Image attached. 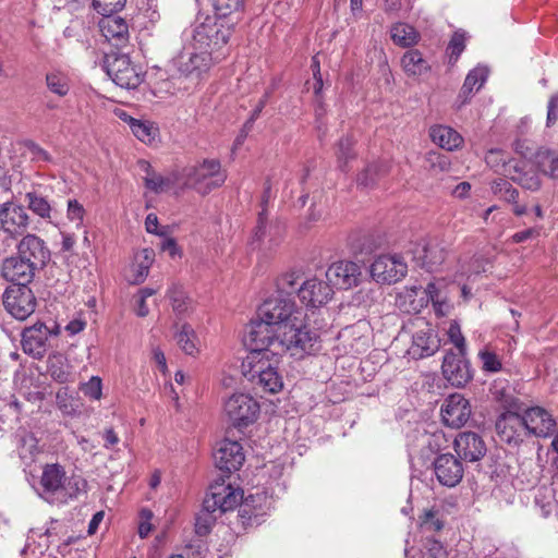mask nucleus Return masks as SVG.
<instances>
[{
    "mask_svg": "<svg viewBox=\"0 0 558 558\" xmlns=\"http://www.w3.org/2000/svg\"><path fill=\"white\" fill-rule=\"evenodd\" d=\"M504 161H506V159L504 158L502 153L498 149L489 150L486 156V162L492 168L498 169L500 165L502 166Z\"/></svg>",
    "mask_w": 558,
    "mask_h": 558,
    "instance_id": "nucleus-61",
    "label": "nucleus"
},
{
    "mask_svg": "<svg viewBox=\"0 0 558 558\" xmlns=\"http://www.w3.org/2000/svg\"><path fill=\"white\" fill-rule=\"evenodd\" d=\"M172 308L178 314L185 313L191 306V300L186 296L181 286L173 284L169 292Z\"/></svg>",
    "mask_w": 558,
    "mask_h": 558,
    "instance_id": "nucleus-43",
    "label": "nucleus"
},
{
    "mask_svg": "<svg viewBox=\"0 0 558 558\" xmlns=\"http://www.w3.org/2000/svg\"><path fill=\"white\" fill-rule=\"evenodd\" d=\"M105 68L112 81L123 88H136L143 81L142 73L132 64L128 54L106 56Z\"/></svg>",
    "mask_w": 558,
    "mask_h": 558,
    "instance_id": "nucleus-10",
    "label": "nucleus"
},
{
    "mask_svg": "<svg viewBox=\"0 0 558 558\" xmlns=\"http://www.w3.org/2000/svg\"><path fill=\"white\" fill-rule=\"evenodd\" d=\"M243 500V490L233 488L230 484L215 483L210 493L203 501V508L196 517L195 532L199 536L207 535L218 515L235 509Z\"/></svg>",
    "mask_w": 558,
    "mask_h": 558,
    "instance_id": "nucleus-3",
    "label": "nucleus"
},
{
    "mask_svg": "<svg viewBox=\"0 0 558 558\" xmlns=\"http://www.w3.org/2000/svg\"><path fill=\"white\" fill-rule=\"evenodd\" d=\"M181 179L185 186L205 195L221 186L227 179V174L221 170L219 160L205 159L199 165L185 167L182 170Z\"/></svg>",
    "mask_w": 558,
    "mask_h": 558,
    "instance_id": "nucleus-5",
    "label": "nucleus"
},
{
    "mask_svg": "<svg viewBox=\"0 0 558 558\" xmlns=\"http://www.w3.org/2000/svg\"><path fill=\"white\" fill-rule=\"evenodd\" d=\"M403 71L409 76H421L430 70V66L417 49L408 50L401 58Z\"/></svg>",
    "mask_w": 558,
    "mask_h": 558,
    "instance_id": "nucleus-32",
    "label": "nucleus"
},
{
    "mask_svg": "<svg viewBox=\"0 0 558 558\" xmlns=\"http://www.w3.org/2000/svg\"><path fill=\"white\" fill-rule=\"evenodd\" d=\"M29 216L23 205L5 202L0 205V254L5 253L15 240L24 234Z\"/></svg>",
    "mask_w": 558,
    "mask_h": 558,
    "instance_id": "nucleus-6",
    "label": "nucleus"
},
{
    "mask_svg": "<svg viewBox=\"0 0 558 558\" xmlns=\"http://www.w3.org/2000/svg\"><path fill=\"white\" fill-rule=\"evenodd\" d=\"M154 257L155 253L151 248H143L135 254L134 263L130 269L129 280L131 283L140 284L147 278Z\"/></svg>",
    "mask_w": 558,
    "mask_h": 558,
    "instance_id": "nucleus-28",
    "label": "nucleus"
},
{
    "mask_svg": "<svg viewBox=\"0 0 558 558\" xmlns=\"http://www.w3.org/2000/svg\"><path fill=\"white\" fill-rule=\"evenodd\" d=\"M483 368L487 372H498L501 368V363L497 355L493 352L485 351L480 354Z\"/></svg>",
    "mask_w": 558,
    "mask_h": 558,
    "instance_id": "nucleus-57",
    "label": "nucleus"
},
{
    "mask_svg": "<svg viewBox=\"0 0 558 558\" xmlns=\"http://www.w3.org/2000/svg\"><path fill=\"white\" fill-rule=\"evenodd\" d=\"M465 48V35L461 32H456L447 47V51L449 53L450 62H456L460 54L463 52Z\"/></svg>",
    "mask_w": 558,
    "mask_h": 558,
    "instance_id": "nucleus-48",
    "label": "nucleus"
},
{
    "mask_svg": "<svg viewBox=\"0 0 558 558\" xmlns=\"http://www.w3.org/2000/svg\"><path fill=\"white\" fill-rule=\"evenodd\" d=\"M352 146L353 140L351 136H344L338 143L336 154L338 158L339 168L342 171L347 170L348 161L355 157L354 153L352 151Z\"/></svg>",
    "mask_w": 558,
    "mask_h": 558,
    "instance_id": "nucleus-45",
    "label": "nucleus"
},
{
    "mask_svg": "<svg viewBox=\"0 0 558 558\" xmlns=\"http://www.w3.org/2000/svg\"><path fill=\"white\" fill-rule=\"evenodd\" d=\"M434 471L438 482L448 487H454L463 477L461 462L451 453L438 456L434 461Z\"/></svg>",
    "mask_w": 558,
    "mask_h": 558,
    "instance_id": "nucleus-23",
    "label": "nucleus"
},
{
    "mask_svg": "<svg viewBox=\"0 0 558 558\" xmlns=\"http://www.w3.org/2000/svg\"><path fill=\"white\" fill-rule=\"evenodd\" d=\"M426 160L435 173L446 172L450 169V160L444 154L432 151L427 155Z\"/></svg>",
    "mask_w": 558,
    "mask_h": 558,
    "instance_id": "nucleus-50",
    "label": "nucleus"
},
{
    "mask_svg": "<svg viewBox=\"0 0 558 558\" xmlns=\"http://www.w3.org/2000/svg\"><path fill=\"white\" fill-rule=\"evenodd\" d=\"M379 171H381V169H379L377 165L367 167L365 171L357 177V183L366 187L371 186L375 182V178L378 175Z\"/></svg>",
    "mask_w": 558,
    "mask_h": 558,
    "instance_id": "nucleus-59",
    "label": "nucleus"
},
{
    "mask_svg": "<svg viewBox=\"0 0 558 558\" xmlns=\"http://www.w3.org/2000/svg\"><path fill=\"white\" fill-rule=\"evenodd\" d=\"M298 315L293 299L271 295L258 307L257 318L251 324V345H272L275 353L311 354L316 350L318 335L304 326Z\"/></svg>",
    "mask_w": 558,
    "mask_h": 558,
    "instance_id": "nucleus-1",
    "label": "nucleus"
},
{
    "mask_svg": "<svg viewBox=\"0 0 558 558\" xmlns=\"http://www.w3.org/2000/svg\"><path fill=\"white\" fill-rule=\"evenodd\" d=\"M126 0H93L94 9L101 15H111L120 11Z\"/></svg>",
    "mask_w": 558,
    "mask_h": 558,
    "instance_id": "nucleus-49",
    "label": "nucleus"
},
{
    "mask_svg": "<svg viewBox=\"0 0 558 558\" xmlns=\"http://www.w3.org/2000/svg\"><path fill=\"white\" fill-rule=\"evenodd\" d=\"M214 459L216 466L229 474L241 468L245 460V456L240 442L225 439L218 445V448L214 453Z\"/></svg>",
    "mask_w": 558,
    "mask_h": 558,
    "instance_id": "nucleus-20",
    "label": "nucleus"
},
{
    "mask_svg": "<svg viewBox=\"0 0 558 558\" xmlns=\"http://www.w3.org/2000/svg\"><path fill=\"white\" fill-rule=\"evenodd\" d=\"M535 234H537V232L534 229L530 228V229L514 233L512 235V241L514 243H521V242H524L527 239L534 236Z\"/></svg>",
    "mask_w": 558,
    "mask_h": 558,
    "instance_id": "nucleus-64",
    "label": "nucleus"
},
{
    "mask_svg": "<svg viewBox=\"0 0 558 558\" xmlns=\"http://www.w3.org/2000/svg\"><path fill=\"white\" fill-rule=\"evenodd\" d=\"M390 37L397 46L409 48L418 43L420 33L413 26L398 22L391 26Z\"/></svg>",
    "mask_w": 558,
    "mask_h": 558,
    "instance_id": "nucleus-33",
    "label": "nucleus"
},
{
    "mask_svg": "<svg viewBox=\"0 0 558 558\" xmlns=\"http://www.w3.org/2000/svg\"><path fill=\"white\" fill-rule=\"evenodd\" d=\"M86 490V480L76 474L68 476L62 465L51 463L43 468L38 494L49 504H66Z\"/></svg>",
    "mask_w": 558,
    "mask_h": 558,
    "instance_id": "nucleus-2",
    "label": "nucleus"
},
{
    "mask_svg": "<svg viewBox=\"0 0 558 558\" xmlns=\"http://www.w3.org/2000/svg\"><path fill=\"white\" fill-rule=\"evenodd\" d=\"M219 19L236 16L244 9V0H209Z\"/></svg>",
    "mask_w": 558,
    "mask_h": 558,
    "instance_id": "nucleus-38",
    "label": "nucleus"
},
{
    "mask_svg": "<svg viewBox=\"0 0 558 558\" xmlns=\"http://www.w3.org/2000/svg\"><path fill=\"white\" fill-rule=\"evenodd\" d=\"M284 238V226L279 220L269 221L265 209L258 213L257 225L254 231L253 242L266 251H272L279 246Z\"/></svg>",
    "mask_w": 558,
    "mask_h": 558,
    "instance_id": "nucleus-14",
    "label": "nucleus"
},
{
    "mask_svg": "<svg viewBox=\"0 0 558 558\" xmlns=\"http://www.w3.org/2000/svg\"><path fill=\"white\" fill-rule=\"evenodd\" d=\"M440 412L446 426L460 428L471 416V405L462 395L453 393L445 400Z\"/></svg>",
    "mask_w": 558,
    "mask_h": 558,
    "instance_id": "nucleus-18",
    "label": "nucleus"
},
{
    "mask_svg": "<svg viewBox=\"0 0 558 558\" xmlns=\"http://www.w3.org/2000/svg\"><path fill=\"white\" fill-rule=\"evenodd\" d=\"M412 255L417 266L434 271L444 263L446 251L437 242L422 241L415 244Z\"/></svg>",
    "mask_w": 558,
    "mask_h": 558,
    "instance_id": "nucleus-25",
    "label": "nucleus"
},
{
    "mask_svg": "<svg viewBox=\"0 0 558 558\" xmlns=\"http://www.w3.org/2000/svg\"><path fill=\"white\" fill-rule=\"evenodd\" d=\"M408 272V265L399 255L378 256L371 265L373 279L380 283H395Z\"/></svg>",
    "mask_w": 558,
    "mask_h": 558,
    "instance_id": "nucleus-12",
    "label": "nucleus"
},
{
    "mask_svg": "<svg viewBox=\"0 0 558 558\" xmlns=\"http://www.w3.org/2000/svg\"><path fill=\"white\" fill-rule=\"evenodd\" d=\"M100 29L108 40H116L117 44L125 41L129 36L126 22L113 14L104 15V19L100 21Z\"/></svg>",
    "mask_w": 558,
    "mask_h": 558,
    "instance_id": "nucleus-29",
    "label": "nucleus"
},
{
    "mask_svg": "<svg viewBox=\"0 0 558 558\" xmlns=\"http://www.w3.org/2000/svg\"><path fill=\"white\" fill-rule=\"evenodd\" d=\"M508 177L523 189L530 191H537L541 187V180L535 172H524L520 175H514L510 170L507 171Z\"/></svg>",
    "mask_w": 558,
    "mask_h": 558,
    "instance_id": "nucleus-47",
    "label": "nucleus"
},
{
    "mask_svg": "<svg viewBox=\"0 0 558 558\" xmlns=\"http://www.w3.org/2000/svg\"><path fill=\"white\" fill-rule=\"evenodd\" d=\"M210 61L208 51L182 54L178 61L179 76L177 77L180 88L186 92L195 89L209 70Z\"/></svg>",
    "mask_w": 558,
    "mask_h": 558,
    "instance_id": "nucleus-7",
    "label": "nucleus"
},
{
    "mask_svg": "<svg viewBox=\"0 0 558 558\" xmlns=\"http://www.w3.org/2000/svg\"><path fill=\"white\" fill-rule=\"evenodd\" d=\"M494 399L501 403L502 407L508 408L513 404V396L511 388L507 381H495L490 388Z\"/></svg>",
    "mask_w": 558,
    "mask_h": 558,
    "instance_id": "nucleus-46",
    "label": "nucleus"
},
{
    "mask_svg": "<svg viewBox=\"0 0 558 558\" xmlns=\"http://www.w3.org/2000/svg\"><path fill=\"white\" fill-rule=\"evenodd\" d=\"M454 450L461 459L475 462L486 454V445L476 433L464 432L456 437Z\"/></svg>",
    "mask_w": 558,
    "mask_h": 558,
    "instance_id": "nucleus-26",
    "label": "nucleus"
},
{
    "mask_svg": "<svg viewBox=\"0 0 558 558\" xmlns=\"http://www.w3.org/2000/svg\"><path fill=\"white\" fill-rule=\"evenodd\" d=\"M231 32V26H225L222 23L207 17L193 32L194 45L203 51H208L210 56L211 52L219 50L228 43Z\"/></svg>",
    "mask_w": 558,
    "mask_h": 558,
    "instance_id": "nucleus-9",
    "label": "nucleus"
},
{
    "mask_svg": "<svg viewBox=\"0 0 558 558\" xmlns=\"http://www.w3.org/2000/svg\"><path fill=\"white\" fill-rule=\"evenodd\" d=\"M17 255L38 269L50 259V251L45 241L35 234H26L17 244Z\"/></svg>",
    "mask_w": 558,
    "mask_h": 558,
    "instance_id": "nucleus-19",
    "label": "nucleus"
},
{
    "mask_svg": "<svg viewBox=\"0 0 558 558\" xmlns=\"http://www.w3.org/2000/svg\"><path fill=\"white\" fill-rule=\"evenodd\" d=\"M421 524L430 531H440L444 526V523L437 518V511L434 509L424 511L421 515Z\"/></svg>",
    "mask_w": 558,
    "mask_h": 558,
    "instance_id": "nucleus-54",
    "label": "nucleus"
},
{
    "mask_svg": "<svg viewBox=\"0 0 558 558\" xmlns=\"http://www.w3.org/2000/svg\"><path fill=\"white\" fill-rule=\"evenodd\" d=\"M178 345L189 355H195L199 351V340L189 325H183L181 330L175 335Z\"/></svg>",
    "mask_w": 558,
    "mask_h": 558,
    "instance_id": "nucleus-35",
    "label": "nucleus"
},
{
    "mask_svg": "<svg viewBox=\"0 0 558 558\" xmlns=\"http://www.w3.org/2000/svg\"><path fill=\"white\" fill-rule=\"evenodd\" d=\"M432 141L446 150H453L460 147L462 136L453 129L445 125H436L430 129Z\"/></svg>",
    "mask_w": 558,
    "mask_h": 558,
    "instance_id": "nucleus-30",
    "label": "nucleus"
},
{
    "mask_svg": "<svg viewBox=\"0 0 558 558\" xmlns=\"http://www.w3.org/2000/svg\"><path fill=\"white\" fill-rule=\"evenodd\" d=\"M444 377L456 387H462L472 378L469 362L464 359V353L456 354L449 352L445 355L441 365Z\"/></svg>",
    "mask_w": 558,
    "mask_h": 558,
    "instance_id": "nucleus-21",
    "label": "nucleus"
},
{
    "mask_svg": "<svg viewBox=\"0 0 558 558\" xmlns=\"http://www.w3.org/2000/svg\"><path fill=\"white\" fill-rule=\"evenodd\" d=\"M85 209L76 199H69L66 206V217L70 221L74 222L76 227L83 225Z\"/></svg>",
    "mask_w": 558,
    "mask_h": 558,
    "instance_id": "nucleus-52",
    "label": "nucleus"
},
{
    "mask_svg": "<svg viewBox=\"0 0 558 558\" xmlns=\"http://www.w3.org/2000/svg\"><path fill=\"white\" fill-rule=\"evenodd\" d=\"M48 373L58 383L64 384L70 380V366L61 354H54L48 359Z\"/></svg>",
    "mask_w": 558,
    "mask_h": 558,
    "instance_id": "nucleus-37",
    "label": "nucleus"
},
{
    "mask_svg": "<svg viewBox=\"0 0 558 558\" xmlns=\"http://www.w3.org/2000/svg\"><path fill=\"white\" fill-rule=\"evenodd\" d=\"M523 415L513 412H504L496 422V428L500 438L508 442L518 445L523 441L524 437L529 436Z\"/></svg>",
    "mask_w": 558,
    "mask_h": 558,
    "instance_id": "nucleus-17",
    "label": "nucleus"
},
{
    "mask_svg": "<svg viewBox=\"0 0 558 558\" xmlns=\"http://www.w3.org/2000/svg\"><path fill=\"white\" fill-rule=\"evenodd\" d=\"M333 290L328 282L314 277L302 281L299 288L300 301L308 307H319L332 296Z\"/></svg>",
    "mask_w": 558,
    "mask_h": 558,
    "instance_id": "nucleus-22",
    "label": "nucleus"
},
{
    "mask_svg": "<svg viewBox=\"0 0 558 558\" xmlns=\"http://www.w3.org/2000/svg\"><path fill=\"white\" fill-rule=\"evenodd\" d=\"M141 168L146 172L144 182L148 190L155 193H161L170 186V180L151 171L148 162L141 161Z\"/></svg>",
    "mask_w": 558,
    "mask_h": 558,
    "instance_id": "nucleus-41",
    "label": "nucleus"
},
{
    "mask_svg": "<svg viewBox=\"0 0 558 558\" xmlns=\"http://www.w3.org/2000/svg\"><path fill=\"white\" fill-rule=\"evenodd\" d=\"M153 357H154V361L156 362V364L158 365L159 369L162 373H165L167 369V362H166V356H165V353L162 352V350L159 348H155L153 350Z\"/></svg>",
    "mask_w": 558,
    "mask_h": 558,
    "instance_id": "nucleus-63",
    "label": "nucleus"
},
{
    "mask_svg": "<svg viewBox=\"0 0 558 558\" xmlns=\"http://www.w3.org/2000/svg\"><path fill=\"white\" fill-rule=\"evenodd\" d=\"M537 166L539 170L553 178H558V154L553 150H541L537 153Z\"/></svg>",
    "mask_w": 558,
    "mask_h": 558,
    "instance_id": "nucleus-40",
    "label": "nucleus"
},
{
    "mask_svg": "<svg viewBox=\"0 0 558 558\" xmlns=\"http://www.w3.org/2000/svg\"><path fill=\"white\" fill-rule=\"evenodd\" d=\"M3 305L14 318L24 320L35 312L37 300L27 286L9 287L3 293Z\"/></svg>",
    "mask_w": 558,
    "mask_h": 558,
    "instance_id": "nucleus-11",
    "label": "nucleus"
},
{
    "mask_svg": "<svg viewBox=\"0 0 558 558\" xmlns=\"http://www.w3.org/2000/svg\"><path fill=\"white\" fill-rule=\"evenodd\" d=\"M81 391L85 397L92 400H99L102 396L101 379L98 376H93L87 383L81 386Z\"/></svg>",
    "mask_w": 558,
    "mask_h": 558,
    "instance_id": "nucleus-51",
    "label": "nucleus"
},
{
    "mask_svg": "<svg viewBox=\"0 0 558 558\" xmlns=\"http://www.w3.org/2000/svg\"><path fill=\"white\" fill-rule=\"evenodd\" d=\"M24 146L29 154L32 160L34 161H44V162H51L52 158L50 154L40 147L37 143L33 141H26L24 143Z\"/></svg>",
    "mask_w": 558,
    "mask_h": 558,
    "instance_id": "nucleus-53",
    "label": "nucleus"
},
{
    "mask_svg": "<svg viewBox=\"0 0 558 558\" xmlns=\"http://www.w3.org/2000/svg\"><path fill=\"white\" fill-rule=\"evenodd\" d=\"M48 89L59 97H64L70 92L69 77L60 72H51L46 75Z\"/></svg>",
    "mask_w": 558,
    "mask_h": 558,
    "instance_id": "nucleus-42",
    "label": "nucleus"
},
{
    "mask_svg": "<svg viewBox=\"0 0 558 558\" xmlns=\"http://www.w3.org/2000/svg\"><path fill=\"white\" fill-rule=\"evenodd\" d=\"M530 435L536 437H547L555 427V421L551 415L543 408H530L522 414Z\"/></svg>",
    "mask_w": 558,
    "mask_h": 558,
    "instance_id": "nucleus-27",
    "label": "nucleus"
},
{
    "mask_svg": "<svg viewBox=\"0 0 558 558\" xmlns=\"http://www.w3.org/2000/svg\"><path fill=\"white\" fill-rule=\"evenodd\" d=\"M129 125L133 134L143 143L150 144L155 141L158 129L149 122H143L134 118H129Z\"/></svg>",
    "mask_w": 558,
    "mask_h": 558,
    "instance_id": "nucleus-39",
    "label": "nucleus"
},
{
    "mask_svg": "<svg viewBox=\"0 0 558 558\" xmlns=\"http://www.w3.org/2000/svg\"><path fill=\"white\" fill-rule=\"evenodd\" d=\"M303 275L300 270H291L281 274L276 280L275 294L281 298H291L299 294V288L302 284Z\"/></svg>",
    "mask_w": 558,
    "mask_h": 558,
    "instance_id": "nucleus-31",
    "label": "nucleus"
},
{
    "mask_svg": "<svg viewBox=\"0 0 558 558\" xmlns=\"http://www.w3.org/2000/svg\"><path fill=\"white\" fill-rule=\"evenodd\" d=\"M425 549L432 558H447V550L444 545L434 538H427L425 543Z\"/></svg>",
    "mask_w": 558,
    "mask_h": 558,
    "instance_id": "nucleus-56",
    "label": "nucleus"
},
{
    "mask_svg": "<svg viewBox=\"0 0 558 558\" xmlns=\"http://www.w3.org/2000/svg\"><path fill=\"white\" fill-rule=\"evenodd\" d=\"M153 518V512L149 509H143L140 512V524H138V535L142 538H145L150 533L153 525L150 520Z\"/></svg>",
    "mask_w": 558,
    "mask_h": 558,
    "instance_id": "nucleus-58",
    "label": "nucleus"
},
{
    "mask_svg": "<svg viewBox=\"0 0 558 558\" xmlns=\"http://www.w3.org/2000/svg\"><path fill=\"white\" fill-rule=\"evenodd\" d=\"M486 77L487 70L485 68H475L471 70L461 87L459 97H463L464 100H466L474 90H478L482 87Z\"/></svg>",
    "mask_w": 558,
    "mask_h": 558,
    "instance_id": "nucleus-36",
    "label": "nucleus"
},
{
    "mask_svg": "<svg viewBox=\"0 0 558 558\" xmlns=\"http://www.w3.org/2000/svg\"><path fill=\"white\" fill-rule=\"evenodd\" d=\"M24 202L27 208L40 217L41 219L51 221L54 209L52 205L41 194L32 191L27 192L24 196Z\"/></svg>",
    "mask_w": 558,
    "mask_h": 558,
    "instance_id": "nucleus-34",
    "label": "nucleus"
},
{
    "mask_svg": "<svg viewBox=\"0 0 558 558\" xmlns=\"http://www.w3.org/2000/svg\"><path fill=\"white\" fill-rule=\"evenodd\" d=\"M558 120V93L554 94L547 105L546 125L550 128Z\"/></svg>",
    "mask_w": 558,
    "mask_h": 558,
    "instance_id": "nucleus-60",
    "label": "nucleus"
},
{
    "mask_svg": "<svg viewBox=\"0 0 558 558\" xmlns=\"http://www.w3.org/2000/svg\"><path fill=\"white\" fill-rule=\"evenodd\" d=\"M37 270L32 263H27L19 255L5 258L1 268L2 276L14 283L12 287L27 286Z\"/></svg>",
    "mask_w": 558,
    "mask_h": 558,
    "instance_id": "nucleus-24",
    "label": "nucleus"
},
{
    "mask_svg": "<svg viewBox=\"0 0 558 558\" xmlns=\"http://www.w3.org/2000/svg\"><path fill=\"white\" fill-rule=\"evenodd\" d=\"M492 191L510 204H515L519 197V191L505 179L495 180L492 184Z\"/></svg>",
    "mask_w": 558,
    "mask_h": 558,
    "instance_id": "nucleus-44",
    "label": "nucleus"
},
{
    "mask_svg": "<svg viewBox=\"0 0 558 558\" xmlns=\"http://www.w3.org/2000/svg\"><path fill=\"white\" fill-rule=\"evenodd\" d=\"M223 412L231 425L241 429L257 420L259 404L248 395L234 393L226 400Z\"/></svg>",
    "mask_w": 558,
    "mask_h": 558,
    "instance_id": "nucleus-8",
    "label": "nucleus"
},
{
    "mask_svg": "<svg viewBox=\"0 0 558 558\" xmlns=\"http://www.w3.org/2000/svg\"><path fill=\"white\" fill-rule=\"evenodd\" d=\"M361 275V267L349 260L333 263L326 270L329 286L343 290L357 286Z\"/></svg>",
    "mask_w": 558,
    "mask_h": 558,
    "instance_id": "nucleus-16",
    "label": "nucleus"
},
{
    "mask_svg": "<svg viewBox=\"0 0 558 558\" xmlns=\"http://www.w3.org/2000/svg\"><path fill=\"white\" fill-rule=\"evenodd\" d=\"M251 352L242 362V373L253 385L268 392H278L282 388V378L279 375L276 363L270 356H279L283 353H275L272 345H251Z\"/></svg>",
    "mask_w": 558,
    "mask_h": 558,
    "instance_id": "nucleus-4",
    "label": "nucleus"
},
{
    "mask_svg": "<svg viewBox=\"0 0 558 558\" xmlns=\"http://www.w3.org/2000/svg\"><path fill=\"white\" fill-rule=\"evenodd\" d=\"M448 337L460 353H465V339L461 332L460 325L457 322H452L450 324L448 329Z\"/></svg>",
    "mask_w": 558,
    "mask_h": 558,
    "instance_id": "nucleus-55",
    "label": "nucleus"
},
{
    "mask_svg": "<svg viewBox=\"0 0 558 558\" xmlns=\"http://www.w3.org/2000/svg\"><path fill=\"white\" fill-rule=\"evenodd\" d=\"M420 323L421 326H417V330L412 335V342L407 351L413 360L432 356L440 347V341L434 328L425 322Z\"/></svg>",
    "mask_w": 558,
    "mask_h": 558,
    "instance_id": "nucleus-15",
    "label": "nucleus"
},
{
    "mask_svg": "<svg viewBox=\"0 0 558 558\" xmlns=\"http://www.w3.org/2000/svg\"><path fill=\"white\" fill-rule=\"evenodd\" d=\"M58 333L59 327L56 324L50 328L43 323H36L22 332L23 351L35 359H41L47 352L49 336Z\"/></svg>",
    "mask_w": 558,
    "mask_h": 558,
    "instance_id": "nucleus-13",
    "label": "nucleus"
},
{
    "mask_svg": "<svg viewBox=\"0 0 558 558\" xmlns=\"http://www.w3.org/2000/svg\"><path fill=\"white\" fill-rule=\"evenodd\" d=\"M102 438L105 439L104 447L106 449H111L120 441L118 434L114 432L112 427L106 428L102 432Z\"/></svg>",
    "mask_w": 558,
    "mask_h": 558,
    "instance_id": "nucleus-62",
    "label": "nucleus"
}]
</instances>
